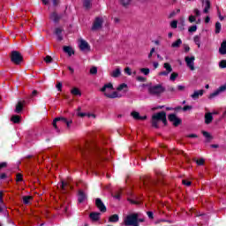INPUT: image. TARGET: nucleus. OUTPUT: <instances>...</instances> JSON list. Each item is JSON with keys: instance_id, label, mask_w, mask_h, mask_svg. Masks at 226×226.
Returning a JSON list of instances; mask_svg holds the SVG:
<instances>
[{"instance_id": "41", "label": "nucleus", "mask_w": 226, "mask_h": 226, "mask_svg": "<svg viewBox=\"0 0 226 226\" xmlns=\"http://www.w3.org/2000/svg\"><path fill=\"white\" fill-rule=\"evenodd\" d=\"M31 199H33V197H31V196H24V197H23V202H24V204H29V200H30Z\"/></svg>"}, {"instance_id": "22", "label": "nucleus", "mask_w": 226, "mask_h": 226, "mask_svg": "<svg viewBox=\"0 0 226 226\" xmlns=\"http://www.w3.org/2000/svg\"><path fill=\"white\" fill-rule=\"evenodd\" d=\"M83 1V7L85 10H91L93 6V0H82Z\"/></svg>"}, {"instance_id": "14", "label": "nucleus", "mask_w": 226, "mask_h": 226, "mask_svg": "<svg viewBox=\"0 0 226 226\" xmlns=\"http://www.w3.org/2000/svg\"><path fill=\"white\" fill-rule=\"evenodd\" d=\"M79 49L80 50H91V46H89V43L87 41H84V39H81L79 41Z\"/></svg>"}, {"instance_id": "8", "label": "nucleus", "mask_w": 226, "mask_h": 226, "mask_svg": "<svg viewBox=\"0 0 226 226\" xmlns=\"http://www.w3.org/2000/svg\"><path fill=\"white\" fill-rule=\"evenodd\" d=\"M187 68H190L192 72L195 70V56H185V58Z\"/></svg>"}, {"instance_id": "23", "label": "nucleus", "mask_w": 226, "mask_h": 226, "mask_svg": "<svg viewBox=\"0 0 226 226\" xmlns=\"http://www.w3.org/2000/svg\"><path fill=\"white\" fill-rule=\"evenodd\" d=\"M102 214L100 212H93L90 214V218L93 220V222H98L100 220V215Z\"/></svg>"}, {"instance_id": "13", "label": "nucleus", "mask_w": 226, "mask_h": 226, "mask_svg": "<svg viewBox=\"0 0 226 226\" xmlns=\"http://www.w3.org/2000/svg\"><path fill=\"white\" fill-rule=\"evenodd\" d=\"M223 91H226V85L221 86L217 90L212 93L208 97L209 100H213V98H215V96H218V94L223 93Z\"/></svg>"}, {"instance_id": "32", "label": "nucleus", "mask_w": 226, "mask_h": 226, "mask_svg": "<svg viewBox=\"0 0 226 226\" xmlns=\"http://www.w3.org/2000/svg\"><path fill=\"white\" fill-rule=\"evenodd\" d=\"M109 222L115 223L116 222H119V215H113L109 217Z\"/></svg>"}, {"instance_id": "59", "label": "nucleus", "mask_w": 226, "mask_h": 226, "mask_svg": "<svg viewBox=\"0 0 226 226\" xmlns=\"http://www.w3.org/2000/svg\"><path fill=\"white\" fill-rule=\"evenodd\" d=\"M184 49H185V52H190V46H188L187 44H185Z\"/></svg>"}, {"instance_id": "38", "label": "nucleus", "mask_w": 226, "mask_h": 226, "mask_svg": "<svg viewBox=\"0 0 226 226\" xmlns=\"http://www.w3.org/2000/svg\"><path fill=\"white\" fill-rule=\"evenodd\" d=\"M22 181H24L22 174L17 173V175H16V182L17 183H20Z\"/></svg>"}, {"instance_id": "56", "label": "nucleus", "mask_w": 226, "mask_h": 226, "mask_svg": "<svg viewBox=\"0 0 226 226\" xmlns=\"http://www.w3.org/2000/svg\"><path fill=\"white\" fill-rule=\"evenodd\" d=\"M52 124H53L54 128H57V117L54 118Z\"/></svg>"}, {"instance_id": "12", "label": "nucleus", "mask_w": 226, "mask_h": 226, "mask_svg": "<svg viewBox=\"0 0 226 226\" xmlns=\"http://www.w3.org/2000/svg\"><path fill=\"white\" fill-rule=\"evenodd\" d=\"M168 118L173 123L174 126H179V124H181V119H179L176 114H170Z\"/></svg>"}, {"instance_id": "51", "label": "nucleus", "mask_w": 226, "mask_h": 226, "mask_svg": "<svg viewBox=\"0 0 226 226\" xmlns=\"http://www.w3.org/2000/svg\"><path fill=\"white\" fill-rule=\"evenodd\" d=\"M124 73H126L127 75H132V69H130V67H126L124 69Z\"/></svg>"}, {"instance_id": "48", "label": "nucleus", "mask_w": 226, "mask_h": 226, "mask_svg": "<svg viewBox=\"0 0 226 226\" xmlns=\"http://www.w3.org/2000/svg\"><path fill=\"white\" fill-rule=\"evenodd\" d=\"M170 26H171L173 29H177V20H173V21L170 23Z\"/></svg>"}, {"instance_id": "19", "label": "nucleus", "mask_w": 226, "mask_h": 226, "mask_svg": "<svg viewBox=\"0 0 226 226\" xmlns=\"http://www.w3.org/2000/svg\"><path fill=\"white\" fill-rule=\"evenodd\" d=\"M213 123V113L207 112L205 114V124H211Z\"/></svg>"}, {"instance_id": "5", "label": "nucleus", "mask_w": 226, "mask_h": 226, "mask_svg": "<svg viewBox=\"0 0 226 226\" xmlns=\"http://www.w3.org/2000/svg\"><path fill=\"white\" fill-rule=\"evenodd\" d=\"M51 2L52 5L49 6V10H53V11H51L49 14V20L55 24H57V11H56V8H57V0H51Z\"/></svg>"}, {"instance_id": "16", "label": "nucleus", "mask_w": 226, "mask_h": 226, "mask_svg": "<svg viewBox=\"0 0 226 226\" xmlns=\"http://www.w3.org/2000/svg\"><path fill=\"white\" fill-rule=\"evenodd\" d=\"M24 105H26V101L18 102V103L16 104V109H15L16 114H20V112H22V110H24Z\"/></svg>"}, {"instance_id": "46", "label": "nucleus", "mask_w": 226, "mask_h": 226, "mask_svg": "<svg viewBox=\"0 0 226 226\" xmlns=\"http://www.w3.org/2000/svg\"><path fill=\"white\" fill-rule=\"evenodd\" d=\"M90 73H91V75H96V73H98V68H96V67H92V68L90 69Z\"/></svg>"}, {"instance_id": "26", "label": "nucleus", "mask_w": 226, "mask_h": 226, "mask_svg": "<svg viewBox=\"0 0 226 226\" xmlns=\"http://www.w3.org/2000/svg\"><path fill=\"white\" fill-rule=\"evenodd\" d=\"M120 76H121V69L120 68H117L111 73V77H113L114 79H117V77H120Z\"/></svg>"}, {"instance_id": "29", "label": "nucleus", "mask_w": 226, "mask_h": 226, "mask_svg": "<svg viewBox=\"0 0 226 226\" xmlns=\"http://www.w3.org/2000/svg\"><path fill=\"white\" fill-rule=\"evenodd\" d=\"M71 93L74 96H82V93H80V90H79V88H77V87L72 88Z\"/></svg>"}, {"instance_id": "25", "label": "nucleus", "mask_w": 226, "mask_h": 226, "mask_svg": "<svg viewBox=\"0 0 226 226\" xmlns=\"http://www.w3.org/2000/svg\"><path fill=\"white\" fill-rule=\"evenodd\" d=\"M210 8H211V2H209V0H206L203 13H209Z\"/></svg>"}, {"instance_id": "21", "label": "nucleus", "mask_w": 226, "mask_h": 226, "mask_svg": "<svg viewBox=\"0 0 226 226\" xmlns=\"http://www.w3.org/2000/svg\"><path fill=\"white\" fill-rule=\"evenodd\" d=\"M87 199V196L82 191H79L78 194V201L79 202V204H82V202H84V200H86Z\"/></svg>"}, {"instance_id": "34", "label": "nucleus", "mask_w": 226, "mask_h": 226, "mask_svg": "<svg viewBox=\"0 0 226 226\" xmlns=\"http://www.w3.org/2000/svg\"><path fill=\"white\" fill-rule=\"evenodd\" d=\"M163 68H165L166 72L171 73V72H172V66L170 65V64L165 63V64H163Z\"/></svg>"}, {"instance_id": "60", "label": "nucleus", "mask_w": 226, "mask_h": 226, "mask_svg": "<svg viewBox=\"0 0 226 226\" xmlns=\"http://www.w3.org/2000/svg\"><path fill=\"white\" fill-rule=\"evenodd\" d=\"M194 14L196 15V17H200V11H199V9H195Z\"/></svg>"}, {"instance_id": "62", "label": "nucleus", "mask_w": 226, "mask_h": 226, "mask_svg": "<svg viewBox=\"0 0 226 226\" xmlns=\"http://www.w3.org/2000/svg\"><path fill=\"white\" fill-rule=\"evenodd\" d=\"M3 202H4L3 200V191H0V204H3Z\"/></svg>"}, {"instance_id": "27", "label": "nucleus", "mask_w": 226, "mask_h": 226, "mask_svg": "<svg viewBox=\"0 0 226 226\" xmlns=\"http://www.w3.org/2000/svg\"><path fill=\"white\" fill-rule=\"evenodd\" d=\"M200 40H201L200 34L195 35L193 38V41L195 45H197L198 49H200Z\"/></svg>"}, {"instance_id": "39", "label": "nucleus", "mask_w": 226, "mask_h": 226, "mask_svg": "<svg viewBox=\"0 0 226 226\" xmlns=\"http://www.w3.org/2000/svg\"><path fill=\"white\" fill-rule=\"evenodd\" d=\"M179 76V74H177V72H172L170 77V79L174 82V80H176V79H177V77Z\"/></svg>"}, {"instance_id": "15", "label": "nucleus", "mask_w": 226, "mask_h": 226, "mask_svg": "<svg viewBox=\"0 0 226 226\" xmlns=\"http://www.w3.org/2000/svg\"><path fill=\"white\" fill-rule=\"evenodd\" d=\"M143 185L146 188H153L158 185V180L149 179L148 181H143Z\"/></svg>"}, {"instance_id": "53", "label": "nucleus", "mask_w": 226, "mask_h": 226, "mask_svg": "<svg viewBox=\"0 0 226 226\" xmlns=\"http://www.w3.org/2000/svg\"><path fill=\"white\" fill-rule=\"evenodd\" d=\"M8 177V175L6 173H0V179H6Z\"/></svg>"}, {"instance_id": "55", "label": "nucleus", "mask_w": 226, "mask_h": 226, "mask_svg": "<svg viewBox=\"0 0 226 226\" xmlns=\"http://www.w3.org/2000/svg\"><path fill=\"white\" fill-rule=\"evenodd\" d=\"M195 16H193V15H191L190 17H189V22H191V24L192 23H193V22H195Z\"/></svg>"}, {"instance_id": "49", "label": "nucleus", "mask_w": 226, "mask_h": 226, "mask_svg": "<svg viewBox=\"0 0 226 226\" xmlns=\"http://www.w3.org/2000/svg\"><path fill=\"white\" fill-rule=\"evenodd\" d=\"M136 80H138V82H146V78H144L142 76H138L136 78Z\"/></svg>"}, {"instance_id": "63", "label": "nucleus", "mask_w": 226, "mask_h": 226, "mask_svg": "<svg viewBox=\"0 0 226 226\" xmlns=\"http://www.w3.org/2000/svg\"><path fill=\"white\" fill-rule=\"evenodd\" d=\"M179 23H180L182 26H185V18H180V19H179Z\"/></svg>"}, {"instance_id": "6", "label": "nucleus", "mask_w": 226, "mask_h": 226, "mask_svg": "<svg viewBox=\"0 0 226 226\" xmlns=\"http://www.w3.org/2000/svg\"><path fill=\"white\" fill-rule=\"evenodd\" d=\"M11 61L14 64H20L24 61V56L17 50H13L11 53Z\"/></svg>"}, {"instance_id": "28", "label": "nucleus", "mask_w": 226, "mask_h": 226, "mask_svg": "<svg viewBox=\"0 0 226 226\" xmlns=\"http://www.w3.org/2000/svg\"><path fill=\"white\" fill-rule=\"evenodd\" d=\"M11 121L14 123L15 124H19L20 123V116L19 115H14L11 117Z\"/></svg>"}, {"instance_id": "54", "label": "nucleus", "mask_w": 226, "mask_h": 226, "mask_svg": "<svg viewBox=\"0 0 226 226\" xmlns=\"http://www.w3.org/2000/svg\"><path fill=\"white\" fill-rule=\"evenodd\" d=\"M169 73H170V72H168V71H164V72H159V75L167 77L169 75Z\"/></svg>"}, {"instance_id": "64", "label": "nucleus", "mask_w": 226, "mask_h": 226, "mask_svg": "<svg viewBox=\"0 0 226 226\" xmlns=\"http://www.w3.org/2000/svg\"><path fill=\"white\" fill-rule=\"evenodd\" d=\"M177 89H178V91H185V86L179 85V86L177 87Z\"/></svg>"}, {"instance_id": "57", "label": "nucleus", "mask_w": 226, "mask_h": 226, "mask_svg": "<svg viewBox=\"0 0 226 226\" xmlns=\"http://www.w3.org/2000/svg\"><path fill=\"white\" fill-rule=\"evenodd\" d=\"M63 88V84H61V82L57 83V91L58 93H61V89Z\"/></svg>"}, {"instance_id": "18", "label": "nucleus", "mask_w": 226, "mask_h": 226, "mask_svg": "<svg viewBox=\"0 0 226 226\" xmlns=\"http://www.w3.org/2000/svg\"><path fill=\"white\" fill-rule=\"evenodd\" d=\"M131 116L133 117V119H137V120L144 121V120L147 119V116L141 117L140 114L137 111H132L131 113Z\"/></svg>"}, {"instance_id": "1", "label": "nucleus", "mask_w": 226, "mask_h": 226, "mask_svg": "<svg viewBox=\"0 0 226 226\" xmlns=\"http://www.w3.org/2000/svg\"><path fill=\"white\" fill-rule=\"evenodd\" d=\"M100 144H109V139L107 137L101 136L100 140L95 139H83L80 143L74 146V151H78L85 160H89L98 156L101 153H103V149L100 147Z\"/></svg>"}, {"instance_id": "3", "label": "nucleus", "mask_w": 226, "mask_h": 226, "mask_svg": "<svg viewBox=\"0 0 226 226\" xmlns=\"http://www.w3.org/2000/svg\"><path fill=\"white\" fill-rule=\"evenodd\" d=\"M158 121H162L163 124H167V113L165 111H161L152 117V126L154 128H158Z\"/></svg>"}, {"instance_id": "47", "label": "nucleus", "mask_w": 226, "mask_h": 226, "mask_svg": "<svg viewBox=\"0 0 226 226\" xmlns=\"http://www.w3.org/2000/svg\"><path fill=\"white\" fill-rule=\"evenodd\" d=\"M188 31L189 33H195V31H197V25L190 26Z\"/></svg>"}, {"instance_id": "43", "label": "nucleus", "mask_w": 226, "mask_h": 226, "mask_svg": "<svg viewBox=\"0 0 226 226\" xmlns=\"http://www.w3.org/2000/svg\"><path fill=\"white\" fill-rule=\"evenodd\" d=\"M150 70L149 68H141L140 72L143 73V75H147L149 73Z\"/></svg>"}, {"instance_id": "37", "label": "nucleus", "mask_w": 226, "mask_h": 226, "mask_svg": "<svg viewBox=\"0 0 226 226\" xmlns=\"http://www.w3.org/2000/svg\"><path fill=\"white\" fill-rule=\"evenodd\" d=\"M127 87H128V85H126V83H123L117 87V90L123 91L124 89H127Z\"/></svg>"}, {"instance_id": "17", "label": "nucleus", "mask_w": 226, "mask_h": 226, "mask_svg": "<svg viewBox=\"0 0 226 226\" xmlns=\"http://www.w3.org/2000/svg\"><path fill=\"white\" fill-rule=\"evenodd\" d=\"M63 50L64 54H67V56H69V57H72V56L75 54V51L73 50V48H72V46H64Z\"/></svg>"}, {"instance_id": "31", "label": "nucleus", "mask_w": 226, "mask_h": 226, "mask_svg": "<svg viewBox=\"0 0 226 226\" xmlns=\"http://www.w3.org/2000/svg\"><path fill=\"white\" fill-rule=\"evenodd\" d=\"M62 120H63L64 123L66 124L68 130H70V128H72V124H73V121L68 120V119H66V118H62Z\"/></svg>"}, {"instance_id": "4", "label": "nucleus", "mask_w": 226, "mask_h": 226, "mask_svg": "<svg viewBox=\"0 0 226 226\" xmlns=\"http://www.w3.org/2000/svg\"><path fill=\"white\" fill-rule=\"evenodd\" d=\"M125 226H139V215L131 214L124 220Z\"/></svg>"}, {"instance_id": "10", "label": "nucleus", "mask_w": 226, "mask_h": 226, "mask_svg": "<svg viewBox=\"0 0 226 226\" xmlns=\"http://www.w3.org/2000/svg\"><path fill=\"white\" fill-rule=\"evenodd\" d=\"M95 206L96 207H98L101 213L107 212V207H105V204L103 203V201H102V199L100 198L95 199Z\"/></svg>"}, {"instance_id": "24", "label": "nucleus", "mask_w": 226, "mask_h": 226, "mask_svg": "<svg viewBox=\"0 0 226 226\" xmlns=\"http://www.w3.org/2000/svg\"><path fill=\"white\" fill-rule=\"evenodd\" d=\"M219 53L222 56H225L226 55V41H223L221 44V47L219 49Z\"/></svg>"}, {"instance_id": "52", "label": "nucleus", "mask_w": 226, "mask_h": 226, "mask_svg": "<svg viewBox=\"0 0 226 226\" xmlns=\"http://www.w3.org/2000/svg\"><path fill=\"white\" fill-rule=\"evenodd\" d=\"M182 110H184V112H186V110H192V106L186 105L182 108Z\"/></svg>"}, {"instance_id": "30", "label": "nucleus", "mask_w": 226, "mask_h": 226, "mask_svg": "<svg viewBox=\"0 0 226 226\" xmlns=\"http://www.w3.org/2000/svg\"><path fill=\"white\" fill-rule=\"evenodd\" d=\"M183 43V41H181V39H178V40H177L175 42H173L172 44H171V47L173 48V49H177V48H179L180 47V45Z\"/></svg>"}, {"instance_id": "2", "label": "nucleus", "mask_w": 226, "mask_h": 226, "mask_svg": "<svg viewBox=\"0 0 226 226\" xmlns=\"http://www.w3.org/2000/svg\"><path fill=\"white\" fill-rule=\"evenodd\" d=\"M101 93L106 96V98H109L114 100L115 98H121V94L116 91H114V85L112 83L105 84L101 89ZM114 91V92H113Z\"/></svg>"}, {"instance_id": "50", "label": "nucleus", "mask_w": 226, "mask_h": 226, "mask_svg": "<svg viewBox=\"0 0 226 226\" xmlns=\"http://www.w3.org/2000/svg\"><path fill=\"white\" fill-rule=\"evenodd\" d=\"M183 185H185V186H191L192 185V182L188 181V180H182Z\"/></svg>"}, {"instance_id": "11", "label": "nucleus", "mask_w": 226, "mask_h": 226, "mask_svg": "<svg viewBox=\"0 0 226 226\" xmlns=\"http://www.w3.org/2000/svg\"><path fill=\"white\" fill-rule=\"evenodd\" d=\"M75 114H76V116H78V117H86V116H87V117H92V119H96V115H94V113L81 112L80 108H78Z\"/></svg>"}, {"instance_id": "20", "label": "nucleus", "mask_w": 226, "mask_h": 226, "mask_svg": "<svg viewBox=\"0 0 226 226\" xmlns=\"http://www.w3.org/2000/svg\"><path fill=\"white\" fill-rule=\"evenodd\" d=\"M204 94V90H199V91H194V93L191 95L192 100H199V96H202Z\"/></svg>"}, {"instance_id": "42", "label": "nucleus", "mask_w": 226, "mask_h": 226, "mask_svg": "<svg viewBox=\"0 0 226 226\" xmlns=\"http://www.w3.org/2000/svg\"><path fill=\"white\" fill-rule=\"evenodd\" d=\"M63 40V35H61V28H57V41H61Z\"/></svg>"}, {"instance_id": "33", "label": "nucleus", "mask_w": 226, "mask_h": 226, "mask_svg": "<svg viewBox=\"0 0 226 226\" xmlns=\"http://www.w3.org/2000/svg\"><path fill=\"white\" fill-rule=\"evenodd\" d=\"M203 136H205V138L207 139V142H209V140L213 139V136H211V134H209V132L203 131L202 132Z\"/></svg>"}, {"instance_id": "58", "label": "nucleus", "mask_w": 226, "mask_h": 226, "mask_svg": "<svg viewBox=\"0 0 226 226\" xmlns=\"http://www.w3.org/2000/svg\"><path fill=\"white\" fill-rule=\"evenodd\" d=\"M147 216H148V218H150V220H153V218H154V214H153V212H151V211H149V212H147Z\"/></svg>"}, {"instance_id": "7", "label": "nucleus", "mask_w": 226, "mask_h": 226, "mask_svg": "<svg viewBox=\"0 0 226 226\" xmlns=\"http://www.w3.org/2000/svg\"><path fill=\"white\" fill-rule=\"evenodd\" d=\"M150 94H162L165 91V88L162 85H155L149 87Z\"/></svg>"}, {"instance_id": "36", "label": "nucleus", "mask_w": 226, "mask_h": 226, "mask_svg": "<svg viewBox=\"0 0 226 226\" xmlns=\"http://www.w3.org/2000/svg\"><path fill=\"white\" fill-rule=\"evenodd\" d=\"M60 186L64 192H66V188H68V182L62 180Z\"/></svg>"}, {"instance_id": "40", "label": "nucleus", "mask_w": 226, "mask_h": 226, "mask_svg": "<svg viewBox=\"0 0 226 226\" xmlns=\"http://www.w3.org/2000/svg\"><path fill=\"white\" fill-rule=\"evenodd\" d=\"M132 3V0H120L122 6H128Z\"/></svg>"}, {"instance_id": "35", "label": "nucleus", "mask_w": 226, "mask_h": 226, "mask_svg": "<svg viewBox=\"0 0 226 226\" xmlns=\"http://www.w3.org/2000/svg\"><path fill=\"white\" fill-rule=\"evenodd\" d=\"M220 31H222V24L220 22L215 23V34H220Z\"/></svg>"}, {"instance_id": "45", "label": "nucleus", "mask_w": 226, "mask_h": 226, "mask_svg": "<svg viewBox=\"0 0 226 226\" xmlns=\"http://www.w3.org/2000/svg\"><path fill=\"white\" fill-rule=\"evenodd\" d=\"M44 61H45V63H47V64L52 63V61H53L52 56H46L45 58H44Z\"/></svg>"}, {"instance_id": "9", "label": "nucleus", "mask_w": 226, "mask_h": 226, "mask_svg": "<svg viewBox=\"0 0 226 226\" xmlns=\"http://www.w3.org/2000/svg\"><path fill=\"white\" fill-rule=\"evenodd\" d=\"M102 26H103V19L97 17L94 21L92 31H98V29H102Z\"/></svg>"}, {"instance_id": "44", "label": "nucleus", "mask_w": 226, "mask_h": 226, "mask_svg": "<svg viewBox=\"0 0 226 226\" xmlns=\"http://www.w3.org/2000/svg\"><path fill=\"white\" fill-rule=\"evenodd\" d=\"M219 67L222 69L226 68V60H221L219 62Z\"/></svg>"}, {"instance_id": "61", "label": "nucleus", "mask_w": 226, "mask_h": 226, "mask_svg": "<svg viewBox=\"0 0 226 226\" xmlns=\"http://www.w3.org/2000/svg\"><path fill=\"white\" fill-rule=\"evenodd\" d=\"M197 163H198L199 165H204V159H200V160H198V161H197Z\"/></svg>"}]
</instances>
